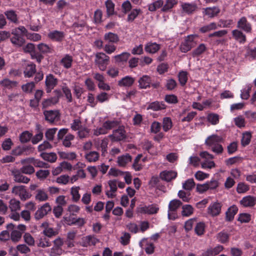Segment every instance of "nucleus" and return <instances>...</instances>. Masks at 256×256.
<instances>
[{"label":"nucleus","mask_w":256,"mask_h":256,"mask_svg":"<svg viewBox=\"0 0 256 256\" xmlns=\"http://www.w3.org/2000/svg\"><path fill=\"white\" fill-rule=\"evenodd\" d=\"M99 240L94 236H87L83 237L80 242V245L83 247L95 246Z\"/></svg>","instance_id":"nucleus-7"},{"label":"nucleus","mask_w":256,"mask_h":256,"mask_svg":"<svg viewBox=\"0 0 256 256\" xmlns=\"http://www.w3.org/2000/svg\"><path fill=\"white\" fill-rule=\"evenodd\" d=\"M85 158L89 162H95L99 158V154L94 151L90 152L86 154Z\"/></svg>","instance_id":"nucleus-39"},{"label":"nucleus","mask_w":256,"mask_h":256,"mask_svg":"<svg viewBox=\"0 0 256 256\" xmlns=\"http://www.w3.org/2000/svg\"><path fill=\"white\" fill-rule=\"evenodd\" d=\"M222 140L221 137L216 135L213 134L209 136L206 140L205 144L206 145L209 146L210 148L212 147L213 146L218 143L220 142Z\"/></svg>","instance_id":"nucleus-21"},{"label":"nucleus","mask_w":256,"mask_h":256,"mask_svg":"<svg viewBox=\"0 0 256 256\" xmlns=\"http://www.w3.org/2000/svg\"><path fill=\"white\" fill-rule=\"evenodd\" d=\"M35 88V82H31L22 86V90L26 93L30 94L32 92L33 90Z\"/></svg>","instance_id":"nucleus-48"},{"label":"nucleus","mask_w":256,"mask_h":256,"mask_svg":"<svg viewBox=\"0 0 256 256\" xmlns=\"http://www.w3.org/2000/svg\"><path fill=\"white\" fill-rule=\"evenodd\" d=\"M104 40L107 43L117 44L120 41V38L116 34L108 32L104 34Z\"/></svg>","instance_id":"nucleus-15"},{"label":"nucleus","mask_w":256,"mask_h":256,"mask_svg":"<svg viewBox=\"0 0 256 256\" xmlns=\"http://www.w3.org/2000/svg\"><path fill=\"white\" fill-rule=\"evenodd\" d=\"M40 156L43 160L50 163L54 162L58 158L56 154L54 152H43L40 154Z\"/></svg>","instance_id":"nucleus-24"},{"label":"nucleus","mask_w":256,"mask_h":256,"mask_svg":"<svg viewBox=\"0 0 256 256\" xmlns=\"http://www.w3.org/2000/svg\"><path fill=\"white\" fill-rule=\"evenodd\" d=\"M24 186H14L12 190V193L18 196L22 200L24 201L30 198L31 194L26 190Z\"/></svg>","instance_id":"nucleus-2"},{"label":"nucleus","mask_w":256,"mask_h":256,"mask_svg":"<svg viewBox=\"0 0 256 256\" xmlns=\"http://www.w3.org/2000/svg\"><path fill=\"white\" fill-rule=\"evenodd\" d=\"M206 46L204 44H201L198 46L192 52V56L194 57L198 56L202 54L206 50Z\"/></svg>","instance_id":"nucleus-58"},{"label":"nucleus","mask_w":256,"mask_h":256,"mask_svg":"<svg viewBox=\"0 0 256 256\" xmlns=\"http://www.w3.org/2000/svg\"><path fill=\"white\" fill-rule=\"evenodd\" d=\"M249 190V186L244 182H240L238 184L236 192L238 194L245 193Z\"/></svg>","instance_id":"nucleus-54"},{"label":"nucleus","mask_w":256,"mask_h":256,"mask_svg":"<svg viewBox=\"0 0 256 256\" xmlns=\"http://www.w3.org/2000/svg\"><path fill=\"white\" fill-rule=\"evenodd\" d=\"M240 204L244 207H252L256 204V197L252 196H247L242 198Z\"/></svg>","instance_id":"nucleus-11"},{"label":"nucleus","mask_w":256,"mask_h":256,"mask_svg":"<svg viewBox=\"0 0 256 256\" xmlns=\"http://www.w3.org/2000/svg\"><path fill=\"white\" fill-rule=\"evenodd\" d=\"M132 160V156L128 154L118 156V163L120 166H124Z\"/></svg>","instance_id":"nucleus-31"},{"label":"nucleus","mask_w":256,"mask_h":256,"mask_svg":"<svg viewBox=\"0 0 256 256\" xmlns=\"http://www.w3.org/2000/svg\"><path fill=\"white\" fill-rule=\"evenodd\" d=\"M134 78L130 76H126L121 79L118 82V84L120 86H130L134 82Z\"/></svg>","instance_id":"nucleus-27"},{"label":"nucleus","mask_w":256,"mask_h":256,"mask_svg":"<svg viewBox=\"0 0 256 256\" xmlns=\"http://www.w3.org/2000/svg\"><path fill=\"white\" fill-rule=\"evenodd\" d=\"M12 173L14 180L16 182L28 184L30 180V178L23 176L20 170L12 171Z\"/></svg>","instance_id":"nucleus-17"},{"label":"nucleus","mask_w":256,"mask_h":256,"mask_svg":"<svg viewBox=\"0 0 256 256\" xmlns=\"http://www.w3.org/2000/svg\"><path fill=\"white\" fill-rule=\"evenodd\" d=\"M142 12V10L140 8L133 9L130 14H128L127 18L128 22H132L138 16V14Z\"/></svg>","instance_id":"nucleus-43"},{"label":"nucleus","mask_w":256,"mask_h":256,"mask_svg":"<svg viewBox=\"0 0 256 256\" xmlns=\"http://www.w3.org/2000/svg\"><path fill=\"white\" fill-rule=\"evenodd\" d=\"M151 82L150 78L146 75L143 76L138 80L140 88H146L150 87Z\"/></svg>","instance_id":"nucleus-25"},{"label":"nucleus","mask_w":256,"mask_h":256,"mask_svg":"<svg viewBox=\"0 0 256 256\" xmlns=\"http://www.w3.org/2000/svg\"><path fill=\"white\" fill-rule=\"evenodd\" d=\"M166 108L165 104L164 102H160L156 101L151 102L148 106V109H150L154 111H158L162 110H164Z\"/></svg>","instance_id":"nucleus-30"},{"label":"nucleus","mask_w":256,"mask_h":256,"mask_svg":"<svg viewBox=\"0 0 256 256\" xmlns=\"http://www.w3.org/2000/svg\"><path fill=\"white\" fill-rule=\"evenodd\" d=\"M58 154L61 158L70 160L76 159V154L74 152H60Z\"/></svg>","instance_id":"nucleus-38"},{"label":"nucleus","mask_w":256,"mask_h":256,"mask_svg":"<svg viewBox=\"0 0 256 256\" xmlns=\"http://www.w3.org/2000/svg\"><path fill=\"white\" fill-rule=\"evenodd\" d=\"M177 2L176 0H166L161 10L163 12H167L172 9L174 5L176 4Z\"/></svg>","instance_id":"nucleus-42"},{"label":"nucleus","mask_w":256,"mask_h":256,"mask_svg":"<svg viewBox=\"0 0 256 256\" xmlns=\"http://www.w3.org/2000/svg\"><path fill=\"white\" fill-rule=\"evenodd\" d=\"M220 12V9L216 6L208 7L204 9V13L210 18L216 16Z\"/></svg>","instance_id":"nucleus-26"},{"label":"nucleus","mask_w":256,"mask_h":256,"mask_svg":"<svg viewBox=\"0 0 256 256\" xmlns=\"http://www.w3.org/2000/svg\"><path fill=\"white\" fill-rule=\"evenodd\" d=\"M182 10L188 14H192L198 8L195 3H184L182 4Z\"/></svg>","instance_id":"nucleus-23"},{"label":"nucleus","mask_w":256,"mask_h":256,"mask_svg":"<svg viewBox=\"0 0 256 256\" xmlns=\"http://www.w3.org/2000/svg\"><path fill=\"white\" fill-rule=\"evenodd\" d=\"M237 28L240 30H243L247 33L252 32V28L251 24L248 22L246 17L241 18L237 22Z\"/></svg>","instance_id":"nucleus-6"},{"label":"nucleus","mask_w":256,"mask_h":256,"mask_svg":"<svg viewBox=\"0 0 256 256\" xmlns=\"http://www.w3.org/2000/svg\"><path fill=\"white\" fill-rule=\"evenodd\" d=\"M10 41L17 47H20L25 43V40L22 36L12 37Z\"/></svg>","instance_id":"nucleus-45"},{"label":"nucleus","mask_w":256,"mask_h":256,"mask_svg":"<svg viewBox=\"0 0 256 256\" xmlns=\"http://www.w3.org/2000/svg\"><path fill=\"white\" fill-rule=\"evenodd\" d=\"M20 170L22 173L28 174H31L34 172V168L30 164L24 166L20 168Z\"/></svg>","instance_id":"nucleus-62"},{"label":"nucleus","mask_w":256,"mask_h":256,"mask_svg":"<svg viewBox=\"0 0 256 256\" xmlns=\"http://www.w3.org/2000/svg\"><path fill=\"white\" fill-rule=\"evenodd\" d=\"M63 252L62 248L53 246L50 249V256H59L62 254Z\"/></svg>","instance_id":"nucleus-64"},{"label":"nucleus","mask_w":256,"mask_h":256,"mask_svg":"<svg viewBox=\"0 0 256 256\" xmlns=\"http://www.w3.org/2000/svg\"><path fill=\"white\" fill-rule=\"evenodd\" d=\"M251 215L248 213H241L238 214V220L241 223H247L250 221Z\"/></svg>","instance_id":"nucleus-53"},{"label":"nucleus","mask_w":256,"mask_h":256,"mask_svg":"<svg viewBox=\"0 0 256 256\" xmlns=\"http://www.w3.org/2000/svg\"><path fill=\"white\" fill-rule=\"evenodd\" d=\"M65 34L62 31H58L56 30L50 32L48 34V38L51 40L56 42H62L65 37Z\"/></svg>","instance_id":"nucleus-8"},{"label":"nucleus","mask_w":256,"mask_h":256,"mask_svg":"<svg viewBox=\"0 0 256 256\" xmlns=\"http://www.w3.org/2000/svg\"><path fill=\"white\" fill-rule=\"evenodd\" d=\"M217 28V24L216 22H211L208 25L204 26L200 28V32L202 33H206Z\"/></svg>","instance_id":"nucleus-40"},{"label":"nucleus","mask_w":256,"mask_h":256,"mask_svg":"<svg viewBox=\"0 0 256 256\" xmlns=\"http://www.w3.org/2000/svg\"><path fill=\"white\" fill-rule=\"evenodd\" d=\"M130 56V54L124 52L120 54L114 56V59L116 62H126Z\"/></svg>","instance_id":"nucleus-55"},{"label":"nucleus","mask_w":256,"mask_h":256,"mask_svg":"<svg viewBox=\"0 0 256 256\" xmlns=\"http://www.w3.org/2000/svg\"><path fill=\"white\" fill-rule=\"evenodd\" d=\"M182 215L183 216H190L194 213V209L190 204H184L182 206Z\"/></svg>","instance_id":"nucleus-36"},{"label":"nucleus","mask_w":256,"mask_h":256,"mask_svg":"<svg viewBox=\"0 0 256 256\" xmlns=\"http://www.w3.org/2000/svg\"><path fill=\"white\" fill-rule=\"evenodd\" d=\"M5 15L8 20L14 23L18 22L17 15L13 10H8L4 12Z\"/></svg>","instance_id":"nucleus-51"},{"label":"nucleus","mask_w":256,"mask_h":256,"mask_svg":"<svg viewBox=\"0 0 256 256\" xmlns=\"http://www.w3.org/2000/svg\"><path fill=\"white\" fill-rule=\"evenodd\" d=\"M160 178L163 180L169 182L177 176V172L173 170H164L160 173Z\"/></svg>","instance_id":"nucleus-12"},{"label":"nucleus","mask_w":256,"mask_h":256,"mask_svg":"<svg viewBox=\"0 0 256 256\" xmlns=\"http://www.w3.org/2000/svg\"><path fill=\"white\" fill-rule=\"evenodd\" d=\"M35 198L36 200L39 202H44L48 200V196L46 192L44 190L38 189L36 190Z\"/></svg>","instance_id":"nucleus-34"},{"label":"nucleus","mask_w":256,"mask_h":256,"mask_svg":"<svg viewBox=\"0 0 256 256\" xmlns=\"http://www.w3.org/2000/svg\"><path fill=\"white\" fill-rule=\"evenodd\" d=\"M178 196L184 202H188L191 199L190 192L180 190L178 192Z\"/></svg>","instance_id":"nucleus-41"},{"label":"nucleus","mask_w":256,"mask_h":256,"mask_svg":"<svg viewBox=\"0 0 256 256\" xmlns=\"http://www.w3.org/2000/svg\"><path fill=\"white\" fill-rule=\"evenodd\" d=\"M104 128H122L118 120H108L104 124Z\"/></svg>","instance_id":"nucleus-49"},{"label":"nucleus","mask_w":256,"mask_h":256,"mask_svg":"<svg viewBox=\"0 0 256 256\" xmlns=\"http://www.w3.org/2000/svg\"><path fill=\"white\" fill-rule=\"evenodd\" d=\"M80 188L78 186L72 187L71 188L70 194L72 196V200L74 202L79 200L80 196L79 194Z\"/></svg>","instance_id":"nucleus-57"},{"label":"nucleus","mask_w":256,"mask_h":256,"mask_svg":"<svg viewBox=\"0 0 256 256\" xmlns=\"http://www.w3.org/2000/svg\"><path fill=\"white\" fill-rule=\"evenodd\" d=\"M44 114L46 120L50 123L53 122L55 120H58L60 115L59 112L57 110H46Z\"/></svg>","instance_id":"nucleus-10"},{"label":"nucleus","mask_w":256,"mask_h":256,"mask_svg":"<svg viewBox=\"0 0 256 256\" xmlns=\"http://www.w3.org/2000/svg\"><path fill=\"white\" fill-rule=\"evenodd\" d=\"M233 24V21L232 20H220L217 24L218 28H230Z\"/></svg>","instance_id":"nucleus-61"},{"label":"nucleus","mask_w":256,"mask_h":256,"mask_svg":"<svg viewBox=\"0 0 256 256\" xmlns=\"http://www.w3.org/2000/svg\"><path fill=\"white\" fill-rule=\"evenodd\" d=\"M95 64L102 71H104L110 62V57L104 52H98L96 54Z\"/></svg>","instance_id":"nucleus-1"},{"label":"nucleus","mask_w":256,"mask_h":256,"mask_svg":"<svg viewBox=\"0 0 256 256\" xmlns=\"http://www.w3.org/2000/svg\"><path fill=\"white\" fill-rule=\"evenodd\" d=\"M182 203L180 200L174 199L170 201L168 206L170 211H177L178 209L182 205Z\"/></svg>","instance_id":"nucleus-32"},{"label":"nucleus","mask_w":256,"mask_h":256,"mask_svg":"<svg viewBox=\"0 0 256 256\" xmlns=\"http://www.w3.org/2000/svg\"><path fill=\"white\" fill-rule=\"evenodd\" d=\"M232 38L240 44H244L246 40V36L240 30L236 29L232 32Z\"/></svg>","instance_id":"nucleus-13"},{"label":"nucleus","mask_w":256,"mask_h":256,"mask_svg":"<svg viewBox=\"0 0 256 256\" xmlns=\"http://www.w3.org/2000/svg\"><path fill=\"white\" fill-rule=\"evenodd\" d=\"M9 207L12 212L19 210L20 208V202L15 198H13L10 201Z\"/></svg>","instance_id":"nucleus-44"},{"label":"nucleus","mask_w":256,"mask_h":256,"mask_svg":"<svg viewBox=\"0 0 256 256\" xmlns=\"http://www.w3.org/2000/svg\"><path fill=\"white\" fill-rule=\"evenodd\" d=\"M36 72V66L32 62L28 64L24 72V76L26 78H31Z\"/></svg>","instance_id":"nucleus-19"},{"label":"nucleus","mask_w":256,"mask_h":256,"mask_svg":"<svg viewBox=\"0 0 256 256\" xmlns=\"http://www.w3.org/2000/svg\"><path fill=\"white\" fill-rule=\"evenodd\" d=\"M32 137V134L28 131L23 132L20 136V141L22 143H26L28 142Z\"/></svg>","instance_id":"nucleus-63"},{"label":"nucleus","mask_w":256,"mask_h":256,"mask_svg":"<svg viewBox=\"0 0 256 256\" xmlns=\"http://www.w3.org/2000/svg\"><path fill=\"white\" fill-rule=\"evenodd\" d=\"M164 4L162 0H158L148 5V10L150 12H154L157 9L161 8Z\"/></svg>","instance_id":"nucleus-52"},{"label":"nucleus","mask_w":256,"mask_h":256,"mask_svg":"<svg viewBox=\"0 0 256 256\" xmlns=\"http://www.w3.org/2000/svg\"><path fill=\"white\" fill-rule=\"evenodd\" d=\"M204 230L205 224L202 222H198L194 228L195 232L198 236L202 235L204 234Z\"/></svg>","instance_id":"nucleus-59"},{"label":"nucleus","mask_w":256,"mask_h":256,"mask_svg":"<svg viewBox=\"0 0 256 256\" xmlns=\"http://www.w3.org/2000/svg\"><path fill=\"white\" fill-rule=\"evenodd\" d=\"M238 210V206L236 205L230 206L226 212V220L232 222L234 219V216L237 214Z\"/></svg>","instance_id":"nucleus-18"},{"label":"nucleus","mask_w":256,"mask_h":256,"mask_svg":"<svg viewBox=\"0 0 256 256\" xmlns=\"http://www.w3.org/2000/svg\"><path fill=\"white\" fill-rule=\"evenodd\" d=\"M158 210V208L156 207V206L154 204L148 205V206H146L140 208L141 212L148 214H156Z\"/></svg>","instance_id":"nucleus-20"},{"label":"nucleus","mask_w":256,"mask_h":256,"mask_svg":"<svg viewBox=\"0 0 256 256\" xmlns=\"http://www.w3.org/2000/svg\"><path fill=\"white\" fill-rule=\"evenodd\" d=\"M106 12L108 16H112L114 14V4L112 0H107L106 2Z\"/></svg>","instance_id":"nucleus-50"},{"label":"nucleus","mask_w":256,"mask_h":256,"mask_svg":"<svg viewBox=\"0 0 256 256\" xmlns=\"http://www.w3.org/2000/svg\"><path fill=\"white\" fill-rule=\"evenodd\" d=\"M178 80L182 86L186 84L188 80V73L186 72L182 71L179 72L178 75Z\"/></svg>","instance_id":"nucleus-60"},{"label":"nucleus","mask_w":256,"mask_h":256,"mask_svg":"<svg viewBox=\"0 0 256 256\" xmlns=\"http://www.w3.org/2000/svg\"><path fill=\"white\" fill-rule=\"evenodd\" d=\"M38 48L40 51V54H51L54 52V50L52 46H50L44 43H41L38 45Z\"/></svg>","instance_id":"nucleus-29"},{"label":"nucleus","mask_w":256,"mask_h":256,"mask_svg":"<svg viewBox=\"0 0 256 256\" xmlns=\"http://www.w3.org/2000/svg\"><path fill=\"white\" fill-rule=\"evenodd\" d=\"M22 232L18 230H13L10 234V238L14 242H18L21 238Z\"/></svg>","instance_id":"nucleus-56"},{"label":"nucleus","mask_w":256,"mask_h":256,"mask_svg":"<svg viewBox=\"0 0 256 256\" xmlns=\"http://www.w3.org/2000/svg\"><path fill=\"white\" fill-rule=\"evenodd\" d=\"M58 80L52 74H48L46 77V90L47 93L51 92L52 90L58 84Z\"/></svg>","instance_id":"nucleus-3"},{"label":"nucleus","mask_w":256,"mask_h":256,"mask_svg":"<svg viewBox=\"0 0 256 256\" xmlns=\"http://www.w3.org/2000/svg\"><path fill=\"white\" fill-rule=\"evenodd\" d=\"M22 164L27 163L33 164L36 167L48 168L50 166V164L45 162H43L40 160L35 159L34 158H29L22 161Z\"/></svg>","instance_id":"nucleus-9"},{"label":"nucleus","mask_w":256,"mask_h":256,"mask_svg":"<svg viewBox=\"0 0 256 256\" xmlns=\"http://www.w3.org/2000/svg\"><path fill=\"white\" fill-rule=\"evenodd\" d=\"M252 134L250 132H246L242 134V137L241 140V143L242 146H246L248 145L251 140Z\"/></svg>","instance_id":"nucleus-47"},{"label":"nucleus","mask_w":256,"mask_h":256,"mask_svg":"<svg viewBox=\"0 0 256 256\" xmlns=\"http://www.w3.org/2000/svg\"><path fill=\"white\" fill-rule=\"evenodd\" d=\"M222 204L218 202L211 203L208 208L207 212L212 217L218 216L221 212Z\"/></svg>","instance_id":"nucleus-4"},{"label":"nucleus","mask_w":256,"mask_h":256,"mask_svg":"<svg viewBox=\"0 0 256 256\" xmlns=\"http://www.w3.org/2000/svg\"><path fill=\"white\" fill-rule=\"evenodd\" d=\"M86 26V22L84 20H80L74 22L72 26V28L76 34L79 35Z\"/></svg>","instance_id":"nucleus-22"},{"label":"nucleus","mask_w":256,"mask_h":256,"mask_svg":"<svg viewBox=\"0 0 256 256\" xmlns=\"http://www.w3.org/2000/svg\"><path fill=\"white\" fill-rule=\"evenodd\" d=\"M110 138L112 140L120 141L126 138V132L124 129H115Z\"/></svg>","instance_id":"nucleus-16"},{"label":"nucleus","mask_w":256,"mask_h":256,"mask_svg":"<svg viewBox=\"0 0 256 256\" xmlns=\"http://www.w3.org/2000/svg\"><path fill=\"white\" fill-rule=\"evenodd\" d=\"M195 186V182L193 178H189L186 180L182 184V188L190 192L192 190Z\"/></svg>","instance_id":"nucleus-46"},{"label":"nucleus","mask_w":256,"mask_h":256,"mask_svg":"<svg viewBox=\"0 0 256 256\" xmlns=\"http://www.w3.org/2000/svg\"><path fill=\"white\" fill-rule=\"evenodd\" d=\"M51 210L52 208L50 204L48 202L46 203L36 211L34 218L37 220H40L46 215Z\"/></svg>","instance_id":"nucleus-5"},{"label":"nucleus","mask_w":256,"mask_h":256,"mask_svg":"<svg viewBox=\"0 0 256 256\" xmlns=\"http://www.w3.org/2000/svg\"><path fill=\"white\" fill-rule=\"evenodd\" d=\"M0 84L4 88L11 89L16 86L18 82L16 81H12L8 78H5L0 81Z\"/></svg>","instance_id":"nucleus-33"},{"label":"nucleus","mask_w":256,"mask_h":256,"mask_svg":"<svg viewBox=\"0 0 256 256\" xmlns=\"http://www.w3.org/2000/svg\"><path fill=\"white\" fill-rule=\"evenodd\" d=\"M160 48V44L156 42H148L145 46V50L150 54H154Z\"/></svg>","instance_id":"nucleus-28"},{"label":"nucleus","mask_w":256,"mask_h":256,"mask_svg":"<svg viewBox=\"0 0 256 256\" xmlns=\"http://www.w3.org/2000/svg\"><path fill=\"white\" fill-rule=\"evenodd\" d=\"M42 227L44 228L42 234L48 238H52L56 236L58 232L57 230H54L53 228L48 226V222H44L42 224Z\"/></svg>","instance_id":"nucleus-14"},{"label":"nucleus","mask_w":256,"mask_h":256,"mask_svg":"<svg viewBox=\"0 0 256 256\" xmlns=\"http://www.w3.org/2000/svg\"><path fill=\"white\" fill-rule=\"evenodd\" d=\"M143 148L146 150L150 154L154 155L156 153V150H154L153 144L151 142L146 140L145 141L143 144Z\"/></svg>","instance_id":"nucleus-37"},{"label":"nucleus","mask_w":256,"mask_h":256,"mask_svg":"<svg viewBox=\"0 0 256 256\" xmlns=\"http://www.w3.org/2000/svg\"><path fill=\"white\" fill-rule=\"evenodd\" d=\"M73 59L71 56L66 54L62 60L61 64L66 68H70L72 66Z\"/></svg>","instance_id":"nucleus-35"}]
</instances>
